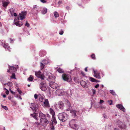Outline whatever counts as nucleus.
Listing matches in <instances>:
<instances>
[{
    "label": "nucleus",
    "instance_id": "a19ab883",
    "mask_svg": "<svg viewBox=\"0 0 130 130\" xmlns=\"http://www.w3.org/2000/svg\"><path fill=\"white\" fill-rule=\"evenodd\" d=\"M1 106L5 110H7L8 109V108L7 107L5 106H4L2 105H1Z\"/></svg>",
    "mask_w": 130,
    "mask_h": 130
},
{
    "label": "nucleus",
    "instance_id": "a211bd4d",
    "mask_svg": "<svg viewBox=\"0 0 130 130\" xmlns=\"http://www.w3.org/2000/svg\"><path fill=\"white\" fill-rule=\"evenodd\" d=\"M58 105L59 108L61 110H62L63 109L64 104L62 102L60 101L58 102Z\"/></svg>",
    "mask_w": 130,
    "mask_h": 130
},
{
    "label": "nucleus",
    "instance_id": "8fccbe9b",
    "mask_svg": "<svg viewBox=\"0 0 130 130\" xmlns=\"http://www.w3.org/2000/svg\"><path fill=\"white\" fill-rule=\"evenodd\" d=\"M92 92L93 95H94L96 91L95 90L93 89H92Z\"/></svg>",
    "mask_w": 130,
    "mask_h": 130
},
{
    "label": "nucleus",
    "instance_id": "6ab92c4d",
    "mask_svg": "<svg viewBox=\"0 0 130 130\" xmlns=\"http://www.w3.org/2000/svg\"><path fill=\"white\" fill-rule=\"evenodd\" d=\"M56 93L59 96L63 95L64 94L63 90L61 89L57 90L56 91Z\"/></svg>",
    "mask_w": 130,
    "mask_h": 130
},
{
    "label": "nucleus",
    "instance_id": "412c9836",
    "mask_svg": "<svg viewBox=\"0 0 130 130\" xmlns=\"http://www.w3.org/2000/svg\"><path fill=\"white\" fill-rule=\"evenodd\" d=\"M46 116L40 111L39 113V117L40 118V120L44 119L46 118Z\"/></svg>",
    "mask_w": 130,
    "mask_h": 130
},
{
    "label": "nucleus",
    "instance_id": "58836bf2",
    "mask_svg": "<svg viewBox=\"0 0 130 130\" xmlns=\"http://www.w3.org/2000/svg\"><path fill=\"white\" fill-rule=\"evenodd\" d=\"M93 71L94 73V75L96 74L99 72L96 69H93Z\"/></svg>",
    "mask_w": 130,
    "mask_h": 130
},
{
    "label": "nucleus",
    "instance_id": "de8ad7c7",
    "mask_svg": "<svg viewBox=\"0 0 130 130\" xmlns=\"http://www.w3.org/2000/svg\"><path fill=\"white\" fill-rule=\"evenodd\" d=\"M17 91L20 94H21L22 93V91H21L20 89L19 88H18L17 89Z\"/></svg>",
    "mask_w": 130,
    "mask_h": 130
},
{
    "label": "nucleus",
    "instance_id": "c756f323",
    "mask_svg": "<svg viewBox=\"0 0 130 130\" xmlns=\"http://www.w3.org/2000/svg\"><path fill=\"white\" fill-rule=\"evenodd\" d=\"M50 114L52 115V117L55 116V112L53 109L51 108L50 109Z\"/></svg>",
    "mask_w": 130,
    "mask_h": 130
},
{
    "label": "nucleus",
    "instance_id": "79ce46f5",
    "mask_svg": "<svg viewBox=\"0 0 130 130\" xmlns=\"http://www.w3.org/2000/svg\"><path fill=\"white\" fill-rule=\"evenodd\" d=\"M35 124L37 125V127H38L40 125L39 123L38 122H35V123H33V124L34 125H35Z\"/></svg>",
    "mask_w": 130,
    "mask_h": 130
},
{
    "label": "nucleus",
    "instance_id": "9d476101",
    "mask_svg": "<svg viewBox=\"0 0 130 130\" xmlns=\"http://www.w3.org/2000/svg\"><path fill=\"white\" fill-rule=\"evenodd\" d=\"M70 112L71 114L72 117L74 118H76L77 117V115H78L79 113L78 111L75 110H70Z\"/></svg>",
    "mask_w": 130,
    "mask_h": 130
},
{
    "label": "nucleus",
    "instance_id": "4be33fe9",
    "mask_svg": "<svg viewBox=\"0 0 130 130\" xmlns=\"http://www.w3.org/2000/svg\"><path fill=\"white\" fill-rule=\"evenodd\" d=\"M1 43L2 45L3 46V47L6 49L8 50L9 46H8V44L7 43H5V41L2 40Z\"/></svg>",
    "mask_w": 130,
    "mask_h": 130
},
{
    "label": "nucleus",
    "instance_id": "c03bdc74",
    "mask_svg": "<svg viewBox=\"0 0 130 130\" xmlns=\"http://www.w3.org/2000/svg\"><path fill=\"white\" fill-rule=\"evenodd\" d=\"M91 58L93 59H95V55L93 54H92L91 55Z\"/></svg>",
    "mask_w": 130,
    "mask_h": 130
},
{
    "label": "nucleus",
    "instance_id": "774afa93",
    "mask_svg": "<svg viewBox=\"0 0 130 130\" xmlns=\"http://www.w3.org/2000/svg\"><path fill=\"white\" fill-rule=\"evenodd\" d=\"M3 98H5L6 97V95L5 94H4L3 95Z\"/></svg>",
    "mask_w": 130,
    "mask_h": 130
},
{
    "label": "nucleus",
    "instance_id": "f03ea898",
    "mask_svg": "<svg viewBox=\"0 0 130 130\" xmlns=\"http://www.w3.org/2000/svg\"><path fill=\"white\" fill-rule=\"evenodd\" d=\"M77 122V121L75 119H73L71 120L69 122L70 127L75 130H77L78 126L76 124Z\"/></svg>",
    "mask_w": 130,
    "mask_h": 130
},
{
    "label": "nucleus",
    "instance_id": "13d9d810",
    "mask_svg": "<svg viewBox=\"0 0 130 130\" xmlns=\"http://www.w3.org/2000/svg\"><path fill=\"white\" fill-rule=\"evenodd\" d=\"M9 39L10 41V43H13L14 41V40H13V39H12L11 38Z\"/></svg>",
    "mask_w": 130,
    "mask_h": 130
},
{
    "label": "nucleus",
    "instance_id": "09e8293b",
    "mask_svg": "<svg viewBox=\"0 0 130 130\" xmlns=\"http://www.w3.org/2000/svg\"><path fill=\"white\" fill-rule=\"evenodd\" d=\"M103 117L104 118L106 119H108V117L105 114H104L103 115Z\"/></svg>",
    "mask_w": 130,
    "mask_h": 130
},
{
    "label": "nucleus",
    "instance_id": "4d7b16f0",
    "mask_svg": "<svg viewBox=\"0 0 130 130\" xmlns=\"http://www.w3.org/2000/svg\"><path fill=\"white\" fill-rule=\"evenodd\" d=\"M62 3V2L61 1H59L58 2V5H60Z\"/></svg>",
    "mask_w": 130,
    "mask_h": 130
},
{
    "label": "nucleus",
    "instance_id": "4468645a",
    "mask_svg": "<svg viewBox=\"0 0 130 130\" xmlns=\"http://www.w3.org/2000/svg\"><path fill=\"white\" fill-rule=\"evenodd\" d=\"M40 122L41 125L45 126L48 123L49 121L46 118L44 119L40 120Z\"/></svg>",
    "mask_w": 130,
    "mask_h": 130
},
{
    "label": "nucleus",
    "instance_id": "39448f33",
    "mask_svg": "<svg viewBox=\"0 0 130 130\" xmlns=\"http://www.w3.org/2000/svg\"><path fill=\"white\" fill-rule=\"evenodd\" d=\"M18 66L15 65L13 66H9V69L7 70V72L10 73H13L16 72L17 70V68H18Z\"/></svg>",
    "mask_w": 130,
    "mask_h": 130
},
{
    "label": "nucleus",
    "instance_id": "b1692460",
    "mask_svg": "<svg viewBox=\"0 0 130 130\" xmlns=\"http://www.w3.org/2000/svg\"><path fill=\"white\" fill-rule=\"evenodd\" d=\"M113 126L111 124H109L106 126V130H111L113 128Z\"/></svg>",
    "mask_w": 130,
    "mask_h": 130
},
{
    "label": "nucleus",
    "instance_id": "6e6552de",
    "mask_svg": "<svg viewBox=\"0 0 130 130\" xmlns=\"http://www.w3.org/2000/svg\"><path fill=\"white\" fill-rule=\"evenodd\" d=\"M43 74L46 75L48 76V80H49V82L50 81H51V80L53 81L55 79V77L54 75L52 74H51L50 75H48V73H47L45 71H44Z\"/></svg>",
    "mask_w": 130,
    "mask_h": 130
},
{
    "label": "nucleus",
    "instance_id": "f704fd0d",
    "mask_svg": "<svg viewBox=\"0 0 130 130\" xmlns=\"http://www.w3.org/2000/svg\"><path fill=\"white\" fill-rule=\"evenodd\" d=\"M57 71L59 73H63L64 72V71L62 69L60 68H59L58 69Z\"/></svg>",
    "mask_w": 130,
    "mask_h": 130
},
{
    "label": "nucleus",
    "instance_id": "423d86ee",
    "mask_svg": "<svg viewBox=\"0 0 130 130\" xmlns=\"http://www.w3.org/2000/svg\"><path fill=\"white\" fill-rule=\"evenodd\" d=\"M39 87L40 89L42 91H45L47 89V85L44 82H41L39 84Z\"/></svg>",
    "mask_w": 130,
    "mask_h": 130
},
{
    "label": "nucleus",
    "instance_id": "49530a36",
    "mask_svg": "<svg viewBox=\"0 0 130 130\" xmlns=\"http://www.w3.org/2000/svg\"><path fill=\"white\" fill-rule=\"evenodd\" d=\"M9 90L10 91L11 93L12 94H13L14 95H15V92H13L10 89V88L9 89Z\"/></svg>",
    "mask_w": 130,
    "mask_h": 130
},
{
    "label": "nucleus",
    "instance_id": "dca6fc26",
    "mask_svg": "<svg viewBox=\"0 0 130 130\" xmlns=\"http://www.w3.org/2000/svg\"><path fill=\"white\" fill-rule=\"evenodd\" d=\"M116 106L118 108L120 109L121 110L124 112H125V109L122 105L119 104L116 105Z\"/></svg>",
    "mask_w": 130,
    "mask_h": 130
},
{
    "label": "nucleus",
    "instance_id": "c85d7f7f",
    "mask_svg": "<svg viewBox=\"0 0 130 130\" xmlns=\"http://www.w3.org/2000/svg\"><path fill=\"white\" fill-rule=\"evenodd\" d=\"M94 76L98 79H100L101 78L99 72L96 74L94 75Z\"/></svg>",
    "mask_w": 130,
    "mask_h": 130
},
{
    "label": "nucleus",
    "instance_id": "393cba45",
    "mask_svg": "<svg viewBox=\"0 0 130 130\" xmlns=\"http://www.w3.org/2000/svg\"><path fill=\"white\" fill-rule=\"evenodd\" d=\"M89 79L91 82H92L97 83L99 82L98 80H96L92 77H90Z\"/></svg>",
    "mask_w": 130,
    "mask_h": 130
},
{
    "label": "nucleus",
    "instance_id": "4c0bfd02",
    "mask_svg": "<svg viewBox=\"0 0 130 130\" xmlns=\"http://www.w3.org/2000/svg\"><path fill=\"white\" fill-rule=\"evenodd\" d=\"M110 93L113 95H116V94L115 91L113 90H110Z\"/></svg>",
    "mask_w": 130,
    "mask_h": 130
},
{
    "label": "nucleus",
    "instance_id": "9b49d317",
    "mask_svg": "<svg viewBox=\"0 0 130 130\" xmlns=\"http://www.w3.org/2000/svg\"><path fill=\"white\" fill-rule=\"evenodd\" d=\"M117 124L118 125L119 127L121 128L125 129L126 128V126L125 124H123L119 120L117 121Z\"/></svg>",
    "mask_w": 130,
    "mask_h": 130
},
{
    "label": "nucleus",
    "instance_id": "e433bc0d",
    "mask_svg": "<svg viewBox=\"0 0 130 130\" xmlns=\"http://www.w3.org/2000/svg\"><path fill=\"white\" fill-rule=\"evenodd\" d=\"M33 76L32 75H31L28 79V80L29 81L31 82L33 80Z\"/></svg>",
    "mask_w": 130,
    "mask_h": 130
},
{
    "label": "nucleus",
    "instance_id": "864d4df0",
    "mask_svg": "<svg viewBox=\"0 0 130 130\" xmlns=\"http://www.w3.org/2000/svg\"><path fill=\"white\" fill-rule=\"evenodd\" d=\"M40 1L43 3H46V0H40Z\"/></svg>",
    "mask_w": 130,
    "mask_h": 130
},
{
    "label": "nucleus",
    "instance_id": "69168bd1",
    "mask_svg": "<svg viewBox=\"0 0 130 130\" xmlns=\"http://www.w3.org/2000/svg\"><path fill=\"white\" fill-rule=\"evenodd\" d=\"M13 15L15 17H16L17 16V14L16 13H14L13 14Z\"/></svg>",
    "mask_w": 130,
    "mask_h": 130
},
{
    "label": "nucleus",
    "instance_id": "5701e85b",
    "mask_svg": "<svg viewBox=\"0 0 130 130\" xmlns=\"http://www.w3.org/2000/svg\"><path fill=\"white\" fill-rule=\"evenodd\" d=\"M46 54V52L45 51L42 50L40 51L39 55L41 57H42L45 56Z\"/></svg>",
    "mask_w": 130,
    "mask_h": 130
},
{
    "label": "nucleus",
    "instance_id": "f257e3e1",
    "mask_svg": "<svg viewBox=\"0 0 130 130\" xmlns=\"http://www.w3.org/2000/svg\"><path fill=\"white\" fill-rule=\"evenodd\" d=\"M68 116V115L64 112L60 113L58 115L59 119L63 122H65L67 120Z\"/></svg>",
    "mask_w": 130,
    "mask_h": 130
},
{
    "label": "nucleus",
    "instance_id": "ea45409f",
    "mask_svg": "<svg viewBox=\"0 0 130 130\" xmlns=\"http://www.w3.org/2000/svg\"><path fill=\"white\" fill-rule=\"evenodd\" d=\"M54 15L55 18H57L59 17V14L56 11L54 12Z\"/></svg>",
    "mask_w": 130,
    "mask_h": 130
},
{
    "label": "nucleus",
    "instance_id": "3c124183",
    "mask_svg": "<svg viewBox=\"0 0 130 130\" xmlns=\"http://www.w3.org/2000/svg\"><path fill=\"white\" fill-rule=\"evenodd\" d=\"M25 25L28 27H29L30 26L29 24L27 23V21H26V23L25 24Z\"/></svg>",
    "mask_w": 130,
    "mask_h": 130
},
{
    "label": "nucleus",
    "instance_id": "052dcab7",
    "mask_svg": "<svg viewBox=\"0 0 130 130\" xmlns=\"http://www.w3.org/2000/svg\"><path fill=\"white\" fill-rule=\"evenodd\" d=\"M99 85L98 84H97V85L95 86V87L96 88H97L99 86Z\"/></svg>",
    "mask_w": 130,
    "mask_h": 130
},
{
    "label": "nucleus",
    "instance_id": "aec40b11",
    "mask_svg": "<svg viewBox=\"0 0 130 130\" xmlns=\"http://www.w3.org/2000/svg\"><path fill=\"white\" fill-rule=\"evenodd\" d=\"M80 83L83 88H85L87 87L88 85L87 84L85 81L83 80H81L80 82Z\"/></svg>",
    "mask_w": 130,
    "mask_h": 130
},
{
    "label": "nucleus",
    "instance_id": "f8f14e48",
    "mask_svg": "<svg viewBox=\"0 0 130 130\" xmlns=\"http://www.w3.org/2000/svg\"><path fill=\"white\" fill-rule=\"evenodd\" d=\"M42 105L44 107H48L50 106L49 104V102L47 99H45L43 102H42Z\"/></svg>",
    "mask_w": 130,
    "mask_h": 130
},
{
    "label": "nucleus",
    "instance_id": "338daca9",
    "mask_svg": "<svg viewBox=\"0 0 130 130\" xmlns=\"http://www.w3.org/2000/svg\"><path fill=\"white\" fill-rule=\"evenodd\" d=\"M33 7L34 8H37V6L36 5H35Z\"/></svg>",
    "mask_w": 130,
    "mask_h": 130
},
{
    "label": "nucleus",
    "instance_id": "bf43d9fd",
    "mask_svg": "<svg viewBox=\"0 0 130 130\" xmlns=\"http://www.w3.org/2000/svg\"><path fill=\"white\" fill-rule=\"evenodd\" d=\"M104 102V101L103 100H100V104H101L102 103H103Z\"/></svg>",
    "mask_w": 130,
    "mask_h": 130
},
{
    "label": "nucleus",
    "instance_id": "0e129e2a",
    "mask_svg": "<svg viewBox=\"0 0 130 130\" xmlns=\"http://www.w3.org/2000/svg\"><path fill=\"white\" fill-rule=\"evenodd\" d=\"M87 68H88V67H86L85 69V71L86 72H87V71H88V70H87Z\"/></svg>",
    "mask_w": 130,
    "mask_h": 130
},
{
    "label": "nucleus",
    "instance_id": "2f4dec72",
    "mask_svg": "<svg viewBox=\"0 0 130 130\" xmlns=\"http://www.w3.org/2000/svg\"><path fill=\"white\" fill-rule=\"evenodd\" d=\"M4 85H7L9 86V87H11L12 86L13 84L11 82H9L7 83L4 84L3 85V86Z\"/></svg>",
    "mask_w": 130,
    "mask_h": 130
},
{
    "label": "nucleus",
    "instance_id": "72a5a7b5",
    "mask_svg": "<svg viewBox=\"0 0 130 130\" xmlns=\"http://www.w3.org/2000/svg\"><path fill=\"white\" fill-rule=\"evenodd\" d=\"M52 122L51 123H52V122H54L56 124L57 123V121L56 119L55 118V116L52 117Z\"/></svg>",
    "mask_w": 130,
    "mask_h": 130
},
{
    "label": "nucleus",
    "instance_id": "a878e982",
    "mask_svg": "<svg viewBox=\"0 0 130 130\" xmlns=\"http://www.w3.org/2000/svg\"><path fill=\"white\" fill-rule=\"evenodd\" d=\"M31 116L36 120H37L38 119L36 113L31 114Z\"/></svg>",
    "mask_w": 130,
    "mask_h": 130
},
{
    "label": "nucleus",
    "instance_id": "6e6d98bb",
    "mask_svg": "<svg viewBox=\"0 0 130 130\" xmlns=\"http://www.w3.org/2000/svg\"><path fill=\"white\" fill-rule=\"evenodd\" d=\"M38 95L36 94H35L34 95L35 98V99H37L38 98Z\"/></svg>",
    "mask_w": 130,
    "mask_h": 130
},
{
    "label": "nucleus",
    "instance_id": "bb28decb",
    "mask_svg": "<svg viewBox=\"0 0 130 130\" xmlns=\"http://www.w3.org/2000/svg\"><path fill=\"white\" fill-rule=\"evenodd\" d=\"M67 103L69 108L67 109L66 110L67 111L69 110H70V109H71V105L70 104V102L68 100H67Z\"/></svg>",
    "mask_w": 130,
    "mask_h": 130
},
{
    "label": "nucleus",
    "instance_id": "a18cd8bd",
    "mask_svg": "<svg viewBox=\"0 0 130 130\" xmlns=\"http://www.w3.org/2000/svg\"><path fill=\"white\" fill-rule=\"evenodd\" d=\"M71 90H69L67 91L68 93V95L70 96L71 95L72 93H71Z\"/></svg>",
    "mask_w": 130,
    "mask_h": 130
},
{
    "label": "nucleus",
    "instance_id": "473e14b6",
    "mask_svg": "<svg viewBox=\"0 0 130 130\" xmlns=\"http://www.w3.org/2000/svg\"><path fill=\"white\" fill-rule=\"evenodd\" d=\"M9 3L8 2L3 1V6L5 7H6L8 5Z\"/></svg>",
    "mask_w": 130,
    "mask_h": 130
},
{
    "label": "nucleus",
    "instance_id": "f3484780",
    "mask_svg": "<svg viewBox=\"0 0 130 130\" xmlns=\"http://www.w3.org/2000/svg\"><path fill=\"white\" fill-rule=\"evenodd\" d=\"M38 96L39 101L41 102H43V101L46 99L45 98L44 95L42 94H39Z\"/></svg>",
    "mask_w": 130,
    "mask_h": 130
},
{
    "label": "nucleus",
    "instance_id": "ddd939ff",
    "mask_svg": "<svg viewBox=\"0 0 130 130\" xmlns=\"http://www.w3.org/2000/svg\"><path fill=\"white\" fill-rule=\"evenodd\" d=\"M27 14L26 11H23L19 13V17L21 20H22L25 18V16Z\"/></svg>",
    "mask_w": 130,
    "mask_h": 130
},
{
    "label": "nucleus",
    "instance_id": "1a4fd4ad",
    "mask_svg": "<svg viewBox=\"0 0 130 130\" xmlns=\"http://www.w3.org/2000/svg\"><path fill=\"white\" fill-rule=\"evenodd\" d=\"M19 18L18 17L17 19L15 18L14 20V24L17 26L19 27L22 26L23 25L22 22H20L19 21Z\"/></svg>",
    "mask_w": 130,
    "mask_h": 130
},
{
    "label": "nucleus",
    "instance_id": "c9c22d12",
    "mask_svg": "<svg viewBox=\"0 0 130 130\" xmlns=\"http://www.w3.org/2000/svg\"><path fill=\"white\" fill-rule=\"evenodd\" d=\"M30 108L33 110H35V111H37V108L35 105L34 106H33L32 107H30Z\"/></svg>",
    "mask_w": 130,
    "mask_h": 130
},
{
    "label": "nucleus",
    "instance_id": "5fc2aeb1",
    "mask_svg": "<svg viewBox=\"0 0 130 130\" xmlns=\"http://www.w3.org/2000/svg\"><path fill=\"white\" fill-rule=\"evenodd\" d=\"M63 31L62 30H60L59 32V34L60 35H62L63 34Z\"/></svg>",
    "mask_w": 130,
    "mask_h": 130
},
{
    "label": "nucleus",
    "instance_id": "cd10ccee",
    "mask_svg": "<svg viewBox=\"0 0 130 130\" xmlns=\"http://www.w3.org/2000/svg\"><path fill=\"white\" fill-rule=\"evenodd\" d=\"M50 124V127L51 129V130H54L55 128L54 126V125L53 123V122L52 123H51Z\"/></svg>",
    "mask_w": 130,
    "mask_h": 130
},
{
    "label": "nucleus",
    "instance_id": "e2e57ef3",
    "mask_svg": "<svg viewBox=\"0 0 130 130\" xmlns=\"http://www.w3.org/2000/svg\"><path fill=\"white\" fill-rule=\"evenodd\" d=\"M81 74H82L83 76H84L85 75L83 71H82L81 72Z\"/></svg>",
    "mask_w": 130,
    "mask_h": 130
},
{
    "label": "nucleus",
    "instance_id": "7c9ffc66",
    "mask_svg": "<svg viewBox=\"0 0 130 130\" xmlns=\"http://www.w3.org/2000/svg\"><path fill=\"white\" fill-rule=\"evenodd\" d=\"M47 12V9L46 8H43V10L42 11V14H45Z\"/></svg>",
    "mask_w": 130,
    "mask_h": 130
},
{
    "label": "nucleus",
    "instance_id": "20e7f679",
    "mask_svg": "<svg viewBox=\"0 0 130 130\" xmlns=\"http://www.w3.org/2000/svg\"><path fill=\"white\" fill-rule=\"evenodd\" d=\"M51 61L48 59H44L40 63V66L41 70L44 67V64H50Z\"/></svg>",
    "mask_w": 130,
    "mask_h": 130
},
{
    "label": "nucleus",
    "instance_id": "0eeeda50",
    "mask_svg": "<svg viewBox=\"0 0 130 130\" xmlns=\"http://www.w3.org/2000/svg\"><path fill=\"white\" fill-rule=\"evenodd\" d=\"M35 75L36 76L41 79V80H43L44 79V76L40 71L35 72Z\"/></svg>",
    "mask_w": 130,
    "mask_h": 130
},
{
    "label": "nucleus",
    "instance_id": "2eb2a0df",
    "mask_svg": "<svg viewBox=\"0 0 130 130\" xmlns=\"http://www.w3.org/2000/svg\"><path fill=\"white\" fill-rule=\"evenodd\" d=\"M49 85L50 87L54 89L56 88L58 86L57 84L52 81H50Z\"/></svg>",
    "mask_w": 130,
    "mask_h": 130
},
{
    "label": "nucleus",
    "instance_id": "37998d69",
    "mask_svg": "<svg viewBox=\"0 0 130 130\" xmlns=\"http://www.w3.org/2000/svg\"><path fill=\"white\" fill-rule=\"evenodd\" d=\"M11 78H14V79H16L15 77V74L14 73H12V75L11 76Z\"/></svg>",
    "mask_w": 130,
    "mask_h": 130
},
{
    "label": "nucleus",
    "instance_id": "7ed1b4c3",
    "mask_svg": "<svg viewBox=\"0 0 130 130\" xmlns=\"http://www.w3.org/2000/svg\"><path fill=\"white\" fill-rule=\"evenodd\" d=\"M62 78L64 80L68 82H70L72 81V79L70 75L69 74L64 73L62 74Z\"/></svg>",
    "mask_w": 130,
    "mask_h": 130
},
{
    "label": "nucleus",
    "instance_id": "603ef678",
    "mask_svg": "<svg viewBox=\"0 0 130 130\" xmlns=\"http://www.w3.org/2000/svg\"><path fill=\"white\" fill-rule=\"evenodd\" d=\"M107 102L110 105H111L112 104V100H108L107 101Z\"/></svg>",
    "mask_w": 130,
    "mask_h": 130
},
{
    "label": "nucleus",
    "instance_id": "680f3d73",
    "mask_svg": "<svg viewBox=\"0 0 130 130\" xmlns=\"http://www.w3.org/2000/svg\"><path fill=\"white\" fill-rule=\"evenodd\" d=\"M9 91H8V90H7L6 92V94H7L8 95V94H9Z\"/></svg>",
    "mask_w": 130,
    "mask_h": 130
}]
</instances>
